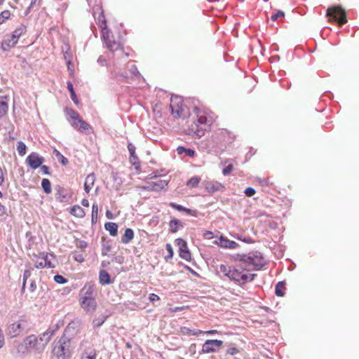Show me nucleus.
<instances>
[{
    "label": "nucleus",
    "instance_id": "obj_3",
    "mask_svg": "<svg viewBox=\"0 0 359 359\" xmlns=\"http://www.w3.org/2000/svg\"><path fill=\"white\" fill-rule=\"evenodd\" d=\"M94 292V285L90 283L85 284L80 290L79 303L81 307L86 312L93 313L97 308Z\"/></svg>",
    "mask_w": 359,
    "mask_h": 359
},
{
    "label": "nucleus",
    "instance_id": "obj_2",
    "mask_svg": "<svg viewBox=\"0 0 359 359\" xmlns=\"http://www.w3.org/2000/svg\"><path fill=\"white\" fill-rule=\"evenodd\" d=\"M53 334L54 330H47L39 337L34 334L29 335L24 339L22 346H24L27 351L41 353L43 351Z\"/></svg>",
    "mask_w": 359,
    "mask_h": 359
},
{
    "label": "nucleus",
    "instance_id": "obj_63",
    "mask_svg": "<svg viewBox=\"0 0 359 359\" xmlns=\"http://www.w3.org/2000/svg\"><path fill=\"white\" fill-rule=\"evenodd\" d=\"M107 215H108V216H107V218H108V219H110V217H109V216H110V214L107 213Z\"/></svg>",
    "mask_w": 359,
    "mask_h": 359
},
{
    "label": "nucleus",
    "instance_id": "obj_34",
    "mask_svg": "<svg viewBox=\"0 0 359 359\" xmlns=\"http://www.w3.org/2000/svg\"><path fill=\"white\" fill-rule=\"evenodd\" d=\"M177 151L178 154H182L185 153L188 156L193 157L195 155V151L191 149H186L184 147H178L177 148Z\"/></svg>",
    "mask_w": 359,
    "mask_h": 359
},
{
    "label": "nucleus",
    "instance_id": "obj_15",
    "mask_svg": "<svg viewBox=\"0 0 359 359\" xmlns=\"http://www.w3.org/2000/svg\"><path fill=\"white\" fill-rule=\"evenodd\" d=\"M175 243L179 247L180 257L186 261H190L191 259V254L188 249L187 242L182 238H177L175 240Z\"/></svg>",
    "mask_w": 359,
    "mask_h": 359
},
{
    "label": "nucleus",
    "instance_id": "obj_40",
    "mask_svg": "<svg viewBox=\"0 0 359 359\" xmlns=\"http://www.w3.org/2000/svg\"><path fill=\"white\" fill-rule=\"evenodd\" d=\"M31 276V271L29 270H25L23 274V282H22V290H25L27 280Z\"/></svg>",
    "mask_w": 359,
    "mask_h": 359
},
{
    "label": "nucleus",
    "instance_id": "obj_47",
    "mask_svg": "<svg viewBox=\"0 0 359 359\" xmlns=\"http://www.w3.org/2000/svg\"><path fill=\"white\" fill-rule=\"evenodd\" d=\"M203 236L204 239L210 240V239H212L214 237V234L210 231H205L203 232Z\"/></svg>",
    "mask_w": 359,
    "mask_h": 359
},
{
    "label": "nucleus",
    "instance_id": "obj_21",
    "mask_svg": "<svg viewBox=\"0 0 359 359\" xmlns=\"http://www.w3.org/2000/svg\"><path fill=\"white\" fill-rule=\"evenodd\" d=\"M102 36L104 40L105 41L107 48L110 50L115 51L119 48V43L116 42L115 41L111 40L110 39V32L109 30L104 31V33H102Z\"/></svg>",
    "mask_w": 359,
    "mask_h": 359
},
{
    "label": "nucleus",
    "instance_id": "obj_4",
    "mask_svg": "<svg viewBox=\"0 0 359 359\" xmlns=\"http://www.w3.org/2000/svg\"><path fill=\"white\" fill-rule=\"evenodd\" d=\"M70 340L66 337H61L55 343L53 349V359H66L69 353Z\"/></svg>",
    "mask_w": 359,
    "mask_h": 359
},
{
    "label": "nucleus",
    "instance_id": "obj_62",
    "mask_svg": "<svg viewBox=\"0 0 359 359\" xmlns=\"http://www.w3.org/2000/svg\"><path fill=\"white\" fill-rule=\"evenodd\" d=\"M107 215H108V216H107V218H108V219H110V217H109V216H110V214L107 213Z\"/></svg>",
    "mask_w": 359,
    "mask_h": 359
},
{
    "label": "nucleus",
    "instance_id": "obj_37",
    "mask_svg": "<svg viewBox=\"0 0 359 359\" xmlns=\"http://www.w3.org/2000/svg\"><path fill=\"white\" fill-rule=\"evenodd\" d=\"M98 216V207L97 204H93L92 206V222L95 223L97 222Z\"/></svg>",
    "mask_w": 359,
    "mask_h": 359
},
{
    "label": "nucleus",
    "instance_id": "obj_53",
    "mask_svg": "<svg viewBox=\"0 0 359 359\" xmlns=\"http://www.w3.org/2000/svg\"><path fill=\"white\" fill-rule=\"evenodd\" d=\"M41 168V170L42 171V172L45 175H50V172H49V168L46 165H41L40 166Z\"/></svg>",
    "mask_w": 359,
    "mask_h": 359
},
{
    "label": "nucleus",
    "instance_id": "obj_39",
    "mask_svg": "<svg viewBox=\"0 0 359 359\" xmlns=\"http://www.w3.org/2000/svg\"><path fill=\"white\" fill-rule=\"evenodd\" d=\"M165 248L168 252V255L165 257V259L166 261H168L169 259H171L173 257L174 252L172 245L170 243L166 244Z\"/></svg>",
    "mask_w": 359,
    "mask_h": 359
},
{
    "label": "nucleus",
    "instance_id": "obj_10",
    "mask_svg": "<svg viewBox=\"0 0 359 359\" xmlns=\"http://www.w3.org/2000/svg\"><path fill=\"white\" fill-rule=\"evenodd\" d=\"M54 258L55 257L52 254L41 253L36 257L34 266L37 269L53 268L55 265L52 262V259Z\"/></svg>",
    "mask_w": 359,
    "mask_h": 359
},
{
    "label": "nucleus",
    "instance_id": "obj_11",
    "mask_svg": "<svg viewBox=\"0 0 359 359\" xmlns=\"http://www.w3.org/2000/svg\"><path fill=\"white\" fill-rule=\"evenodd\" d=\"M241 261L247 263V268L250 269V272L252 270L261 269L265 264L264 259L261 255L249 256L247 259Z\"/></svg>",
    "mask_w": 359,
    "mask_h": 359
},
{
    "label": "nucleus",
    "instance_id": "obj_19",
    "mask_svg": "<svg viewBox=\"0 0 359 359\" xmlns=\"http://www.w3.org/2000/svg\"><path fill=\"white\" fill-rule=\"evenodd\" d=\"M72 126L82 133H90L93 131L90 125L83 120L81 117L76 122L72 123Z\"/></svg>",
    "mask_w": 359,
    "mask_h": 359
},
{
    "label": "nucleus",
    "instance_id": "obj_31",
    "mask_svg": "<svg viewBox=\"0 0 359 359\" xmlns=\"http://www.w3.org/2000/svg\"><path fill=\"white\" fill-rule=\"evenodd\" d=\"M169 226L170 231L172 233H175L178 231L179 228L182 226V222L177 219H174L170 222Z\"/></svg>",
    "mask_w": 359,
    "mask_h": 359
},
{
    "label": "nucleus",
    "instance_id": "obj_20",
    "mask_svg": "<svg viewBox=\"0 0 359 359\" xmlns=\"http://www.w3.org/2000/svg\"><path fill=\"white\" fill-rule=\"evenodd\" d=\"M205 189L210 194L224 189V186L217 181L208 180L204 182Z\"/></svg>",
    "mask_w": 359,
    "mask_h": 359
},
{
    "label": "nucleus",
    "instance_id": "obj_8",
    "mask_svg": "<svg viewBox=\"0 0 359 359\" xmlns=\"http://www.w3.org/2000/svg\"><path fill=\"white\" fill-rule=\"evenodd\" d=\"M194 112L196 116V121L199 123L202 128H205V130L210 127L213 122V118L212 113L208 110L202 109L196 107Z\"/></svg>",
    "mask_w": 359,
    "mask_h": 359
},
{
    "label": "nucleus",
    "instance_id": "obj_23",
    "mask_svg": "<svg viewBox=\"0 0 359 359\" xmlns=\"http://www.w3.org/2000/svg\"><path fill=\"white\" fill-rule=\"evenodd\" d=\"M99 283L102 285H109L111 283L109 273L105 270H101L99 273Z\"/></svg>",
    "mask_w": 359,
    "mask_h": 359
},
{
    "label": "nucleus",
    "instance_id": "obj_9",
    "mask_svg": "<svg viewBox=\"0 0 359 359\" xmlns=\"http://www.w3.org/2000/svg\"><path fill=\"white\" fill-rule=\"evenodd\" d=\"M28 327V322L25 317L9 325L7 329L8 334L11 337L19 335L24 330Z\"/></svg>",
    "mask_w": 359,
    "mask_h": 359
},
{
    "label": "nucleus",
    "instance_id": "obj_49",
    "mask_svg": "<svg viewBox=\"0 0 359 359\" xmlns=\"http://www.w3.org/2000/svg\"><path fill=\"white\" fill-rule=\"evenodd\" d=\"M169 205L178 211H182L184 210V207L175 203H170Z\"/></svg>",
    "mask_w": 359,
    "mask_h": 359
},
{
    "label": "nucleus",
    "instance_id": "obj_16",
    "mask_svg": "<svg viewBox=\"0 0 359 359\" xmlns=\"http://www.w3.org/2000/svg\"><path fill=\"white\" fill-rule=\"evenodd\" d=\"M223 341L218 339L206 340L203 345L202 351L205 353H214L217 348L222 346Z\"/></svg>",
    "mask_w": 359,
    "mask_h": 359
},
{
    "label": "nucleus",
    "instance_id": "obj_30",
    "mask_svg": "<svg viewBox=\"0 0 359 359\" xmlns=\"http://www.w3.org/2000/svg\"><path fill=\"white\" fill-rule=\"evenodd\" d=\"M201 182V177L198 176H194L190 178L187 182V186L191 189L197 187Z\"/></svg>",
    "mask_w": 359,
    "mask_h": 359
},
{
    "label": "nucleus",
    "instance_id": "obj_29",
    "mask_svg": "<svg viewBox=\"0 0 359 359\" xmlns=\"http://www.w3.org/2000/svg\"><path fill=\"white\" fill-rule=\"evenodd\" d=\"M181 332L184 335L188 336H196L199 334H202L203 331L201 330H191L189 327H184L181 329Z\"/></svg>",
    "mask_w": 359,
    "mask_h": 359
},
{
    "label": "nucleus",
    "instance_id": "obj_46",
    "mask_svg": "<svg viewBox=\"0 0 359 359\" xmlns=\"http://www.w3.org/2000/svg\"><path fill=\"white\" fill-rule=\"evenodd\" d=\"M226 353L231 355H235L239 353V350L236 347L232 346L227 350Z\"/></svg>",
    "mask_w": 359,
    "mask_h": 359
},
{
    "label": "nucleus",
    "instance_id": "obj_6",
    "mask_svg": "<svg viewBox=\"0 0 359 359\" xmlns=\"http://www.w3.org/2000/svg\"><path fill=\"white\" fill-rule=\"evenodd\" d=\"M170 107L171 114L175 118L185 117L188 114V109L184 104L182 98L180 96L171 97Z\"/></svg>",
    "mask_w": 359,
    "mask_h": 359
},
{
    "label": "nucleus",
    "instance_id": "obj_52",
    "mask_svg": "<svg viewBox=\"0 0 359 359\" xmlns=\"http://www.w3.org/2000/svg\"><path fill=\"white\" fill-rule=\"evenodd\" d=\"M8 104L5 102L1 101V114L6 113L8 111Z\"/></svg>",
    "mask_w": 359,
    "mask_h": 359
},
{
    "label": "nucleus",
    "instance_id": "obj_60",
    "mask_svg": "<svg viewBox=\"0 0 359 359\" xmlns=\"http://www.w3.org/2000/svg\"><path fill=\"white\" fill-rule=\"evenodd\" d=\"M107 215H108V216H107V218H108V219H110V217H109V216H110V214L107 213Z\"/></svg>",
    "mask_w": 359,
    "mask_h": 359
},
{
    "label": "nucleus",
    "instance_id": "obj_18",
    "mask_svg": "<svg viewBox=\"0 0 359 359\" xmlns=\"http://www.w3.org/2000/svg\"><path fill=\"white\" fill-rule=\"evenodd\" d=\"M26 162L31 168L35 170L42 165L43 158L39 156L36 153L32 152L27 157Z\"/></svg>",
    "mask_w": 359,
    "mask_h": 359
},
{
    "label": "nucleus",
    "instance_id": "obj_33",
    "mask_svg": "<svg viewBox=\"0 0 359 359\" xmlns=\"http://www.w3.org/2000/svg\"><path fill=\"white\" fill-rule=\"evenodd\" d=\"M41 186L46 194H49L51 193V184L48 179H43L41 181Z\"/></svg>",
    "mask_w": 359,
    "mask_h": 359
},
{
    "label": "nucleus",
    "instance_id": "obj_57",
    "mask_svg": "<svg viewBox=\"0 0 359 359\" xmlns=\"http://www.w3.org/2000/svg\"><path fill=\"white\" fill-rule=\"evenodd\" d=\"M81 204L82 205H83L84 207H88L89 206V202H88V199H83L81 201Z\"/></svg>",
    "mask_w": 359,
    "mask_h": 359
},
{
    "label": "nucleus",
    "instance_id": "obj_43",
    "mask_svg": "<svg viewBox=\"0 0 359 359\" xmlns=\"http://www.w3.org/2000/svg\"><path fill=\"white\" fill-rule=\"evenodd\" d=\"M233 170V165L229 164L222 170V174L225 176L229 175Z\"/></svg>",
    "mask_w": 359,
    "mask_h": 359
},
{
    "label": "nucleus",
    "instance_id": "obj_24",
    "mask_svg": "<svg viewBox=\"0 0 359 359\" xmlns=\"http://www.w3.org/2000/svg\"><path fill=\"white\" fill-rule=\"evenodd\" d=\"M69 213L79 218H83L86 215L83 209L78 205H73L69 210Z\"/></svg>",
    "mask_w": 359,
    "mask_h": 359
},
{
    "label": "nucleus",
    "instance_id": "obj_61",
    "mask_svg": "<svg viewBox=\"0 0 359 359\" xmlns=\"http://www.w3.org/2000/svg\"><path fill=\"white\" fill-rule=\"evenodd\" d=\"M107 215H108V216H107V218H108V219H110V217H109V216H110V214L107 213Z\"/></svg>",
    "mask_w": 359,
    "mask_h": 359
},
{
    "label": "nucleus",
    "instance_id": "obj_1",
    "mask_svg": "<svg viewBox=\"0 0 359 359\" xmlns=\"http://www.w3.org/2000/svg\"><path fill=\"white\" fill-rule=\"evenodd\" d=\"M219 271L229 280L240 285L252 281L256 276L250 271L249 268H247V263L243 262L241 260L233 266L221 264Z\"/></svg>",
    "mask_w": 359,
    "mask_h": 359
},
{
    "label": "nucleus",
    "instance_id": "obj_38",
    "mask_svg": "<svg viewBox=\"0 0 359 359\" xmlns=\"http://www.w3.org/2000/svg\"><path fill=\"white\" fill-rule=\"evenodd\" d=\"M55 152L58 161L63 165H66L68 163L67 158L65 157L62 154H60L58 151L55 150Z\"/></svg>",
    "mask_w": 359,
    "mask_h": 359
},
{
    "label": "nucleus",
    "instance_id": "obj_14",
    "mask_svg": "<svg viewBox=\"0 0 359 359\" xmlns=\"http://www.w3.org/2000/svg\"><path fill=\"white\" fill-rule=\"evenodd\" d=\"M168 181L158 180L156 181L148 182L142 187V189L149 191H160L165 189L168 186Z\"/></svg>",
    "mask_w": 359,
    "mask_h": 359
},
{
    "label": "nucleus",
    "instance_id": "obj_32",
    "mask_svg": "<svg viewBox=\"0 0 359 359\" xmlns=\"http://www.w3.org/2000/svg\"><path fill=\"white\" fill-rule=\"evenodd\" d=\"M67 84V89L69 90V91L70 93V95H71V98H72V101L76 104H78L79 100H78V97H77V96L75 93V91L74 90L73 84L70 81H68Z\"/></svg>",
    "mask_w": 359,
    "mask_h": 359
},
{
    "label": "nucleus",
    "instance_id": "obj_45",
    "mask_svg": "<svg viewBox=\"0 0 359 359\" xmlns=\"http://www.w3.org/2000/svg\"><path fill=\"white\" fill-rule=\"evenodd\" d=\"M244 192H245V194L248 197H251V196H254L256 193L255 189H253L252 187L246 188Z\"/></svg>",
    "mask_w": 359,
    "mask_h": 359
},
{
    "label": "nucleus",
    "instance_id": "obj_26",
    "mask_svg": "<svg viewBox=\"0 0 359 359\" xmlns=\"http://www.w3.org/2000/svg\"><path fill=\"white\" fill-rule=\"evenodd\" d=\"M65 113L69 118L71 123L76 122L81 118L79 114L72 108H66Z\"/></svg>",
    "mask_w": 359,
    "mask_h": 359
},
{
    "label": "nucleus",
    "instance_id": "obj_59",
    "mask_svg": "<svg viewBox=\"0 0 359 359\" xmlns=\"http://www.w3.org/2000/svg\"><path fill=\"white\" fill-rule=\"evenodd\" d=\"M260 183L264 185V184H267L268 182L266 181V180H263V181H261Z\"/></svg>",
    "mask_w": 359,
    "mask_h": 359
},
{
    "label": "nucleus",
    "instance_id": "obj_48",
    "mask_svg": "<svg viewBox=\"0 0 359 359\" xmlns=\"http://www.w3.org/2000/svg\"><path fill=\"white\" fill-rule=\"evenodd\" d=\"M182 211L185 212L188 215H192V216H197V210H191V209H189V208H184V210H183Z\"/></svg>",
    "mask_w": 359,
    "mask_h": 359
},
{
    "label": "nucleus",
    "instance_id": "obj_7",
    "mask_svg": "<svg viewBox=\"0 0 359 359\" xmlns=\"http://www.w3.org/2000/svg\"><path fill=\"white\" fill-rule=\"evenodd\" d=\"M26 32V27L23 25L16 28L11 34L5 36L1 47L4 50L13 48L18 43L20 37Z\"/></svg>",
    "mask_w": 359,
    "mask_h": 359
},
{
    "label": "nucleus",
    "instance_id": "obj_58",
    "mask_svg": "<svg viewBox=\"0 0 359 359\" xmlns=\"http://www.w3.org/2000/svg\"><path fill=\"white\" fill-rule=\"evenodd\" d=\"M75 259L76 261H78L79 262H83L84 259L83 257H82V255H79L77 257L75 258Z\"/></svg>",
    "mask_w": 359,
    "mask_h": 359
},
{
    "label": "nucleus",
    "instance_id": "obj_25",
    "mask_svg": "<svg viewBox=\"0 0 359 359\" xmlns=\"http://www.w3.org/2000/svg\"><path fill=\"white\" fill-rule=\"evenodd\" d=\"M134 238V231L130 228L125 230L123 235L121 236V242L124 244L130 243Z\"/></svg>",
    "mask_w": 359,
    "mask_h": 359
},
{
    "label": "nucleus",
    "instance_id": "obj_51",
    "mask_svg": "<svg viewBox=\"0 0 359 359\" xmlns=\"http://www.w3.org/2000/svg\"><path fill=\"white\" fill-rule=\"evenodd\" d=\"M149 299L151 302L158 301L160 299L159 297L154 293L150 294Z\"/></svg>",
    "mask_w": 359,
    "mask_h": 359
},
{
    "label": "nucleus",
    "instance_id": "obj_22",
    "mask_svg": "<svg viewBox=\"0 0 359 359\" xmlns=\"http://www.w3.org/2000/svg\"><path fill=\"white\" fill-rule=\"evenodd\" d=\"M96 177L94 173L89 174L85 180L84 189L86 193H89L94 186Z\"/></svg>",
    "mask_w": 359,
    "mask_h": 359
},
{
    "label": "nucleus",
    "instance_id": "obj_56",
    "mask_svg": "<svg viewBox=\"0 0 359 359\" xmlns=\"http://www.w3.org/2000/svg\"><path fill=\"white\" fill-rule=\"evenodd\" d=\"M36 289V285L34 281H32L30 284V290L34 292Z\"/></svg>",
    "mask_w": 359,
    "mask_h": 359
},
{
    "label": "nucleus",
    "instance_id": "obj_5",
    "mask_svg": "<svg viewBox=\"0 0 359 359\" xmlns=\"http://www.w3.org/2000/svg\"><path fill=\"white\" fill-rule=\"evenodd\" d=\"M326 15L329 22H337L339 26L347 22L346 13L341 6L329 7Z\"/></svg>",
    "mask_w": 359,
    "mask_h": 359
},
{
    "label": "nucleus",
    "instance_id": "obj_55",
    "mask_svg": "<svg viewBox=\"0 0 359 359\" xmlns=\"http://www.w3.org/2000/svg\"><path fill=\"white\" fill-rule=\"evenodd\" d=\"M96 358V352L95 351H93V352H90L88 355L86 356L87 359H95Z\"/></svg>",
    "mask_w": 359,
    "mask_h": 359
},
{
    "label": "nucleus",
    "instance_id": "obj_17",
    "mask_svg": "<svg viewBox=\"0 0 359 359\" xmlns=\"http://www.w3.org/2000/svg\"><path fill=\"white\" fill-rule=\"evenodd\" d=\"M213 243L221 248L228 249H236L239 245L236 241H231L224 236H220L217 240H215L213 242Z\"/></svg>",
    "mask_w": 359,
    "mask_h": 359
},
{
    "label": "nucleus",
    "instance_id": "obj_54",
    "mask_svg": "<svg viewBox=\"0 0 359 359\" xmlns=\"http://www.w3.org/2000/svg\"><path fill=\"white\" fill-rule=\"evenodd\" d=\"M218 333H219V332L216 330H208V331H205V332L203 331L202 334H218Z\"/></svg>",
    "mask_w": 359,
    "mask_h": 359
},
{
    "label": "nucleus",
    "instance_id": "obj_35",
    "mask_svg": "<svg viewBox=\"0 0 359 359\" xmlns=\"http://www.w3.org/2000/svg\"><path fill=\"white\" fill-rule=\"evenodd\" d=\"M276 294L278 297H283L285 294V283L278 282L276 286Z\"/></svg>",
    "mask_w": 359,
    "mask_h": 359
},
{
    "label": "nucleus",
    "instance_id": "obj_41",
    "mask_svg": "<svg viewBox=\"0 0 359 359\" xmlns=\"http://www.w3.org/2000/svg\"><path fill=\"white\" fill-rule=\"evenodd\" d=\"M54 280L59 284H64L67 282V280L61 275H56L53 278Z\"/></svg>",
    "mask_w": 359,
    "mask_h": 359
},
{
    "label": "nucleus",
    "instance_id": "obj_12",
    "mask_svg": "<svg viewBox=\"0 0 359 359\" xmlns=\"http://www.w3.org/2000/svg\"><path fill=\"white\" fill-rule=\"evenodd\" d=\"M93 15L97 20V24L102 29V33L104 31L108 30L107 27V20L104 15L103 10L101 6L97 5L93 8Z\"/></svg>",
    "mask_w": 359,
    "mask_h": 359
},
{
    "label": "nucleus",
    "instance_id": "obj_13",
    "mask_svg": "<svg viewBox=\"0 0 359 359\" xmlns=\"http://www.w3.org/2000/svg\"><path fill=\"white\" fill-rule=\"evenodd\" d=\"M184 131L192 137H201L205 135L206 130L195 120L187 129H184Z\"/></svg>",
    "mask_w": 359,
    "mask_h": 359
},
{
    "label": "nucleus",
    "instance_id": "obj_44",
    "mask_svg": "<svg viewBox=\"0 0 359 359\" xmlns=\"http://www.w3.org/2000/svg\"><path fill=\"white\" fill-rule=\"evenodd\" d=\"M67 69L69 72V74L71 76H73L74 75V64L69 60H68L67 61Z\"/></svg>",
    "mask_w": 359,
    "mask_h": 359
},
{
    "label": "nucleus",
    "instance_id": "obj_27",
    "mask_svg": "<svg viewBox=\"0 0 359 359\" xmlns=\"http://www.w3.org/2000/svg\"><path fill=\"white\" fill-rule=\"evenodd\" d=\"M105 229L109 231L112 236L118 234V225L114 222H107L104 224Z\"/></svg>",
    "mask_w": 359,
    "mask_h": 359
},
{
    "label": "nucleus",
    "instance_id": "obj_36",
    "mask_svg": "<svg viewBox=\"0 0 359 359\" xmlns=\"http://www.w3.org/2000/svg\"><path fill=\"white\" fill-rule=\"evenodd\" d=\"M26 149H27V146L25 145V144L24 142H22L21 141L18 142L17 150H18V154L20 156H23L26 154Z\"/></svg>",
    "mask_w": 359,
    "mask_h": 359
},
{
    "label": "nucleus",
    "instance_id": "obj_50",
    "mask_svg": "<svg viewBox=\"0 0 359 359\" xmlns=\"http://www.w3.org/2000/svg\"><path fill=\"white\" fill-rule=\"evenodd\" d=\"M11 17V13L9 11H1V18L6 20L10 18Z\"/></svg>",
    "mask_w": 359,
    "mask_h": 359
},
{
    "label": "nucleus",
    "instance_id": "obj_28",
    "mask_svg": "<svg viewBox=\"0 0 359 359\" xmlns=\"http://www.w3.org/2000/svg\"><path fill=\"white\" fill-rule=\"evenodd\" d=\"M128 149L130 152V161L132 164L136 165L138 158L135 155V147L132 143L128 144Z\"/></svg>",
    "mask_w": 359,
    "mask_h": 359
},
{
    "label": "nucleus",
    "instance_id": "obj_42",
    "mask_svg": "<svg viewBox=\"0 0 359 359\" xmlns=\"http://www.w3.org/2000/svg\"><path fill=\"white\" fill-rule=\"evenodd\" d=\"M284 16L285 13L281 11H278L275 14L272 15L271 18L273 21H276L278 18H283Z\"/></svg>",
    "mask_w": 359,
    "mask_h": 359
}]
</instances>
